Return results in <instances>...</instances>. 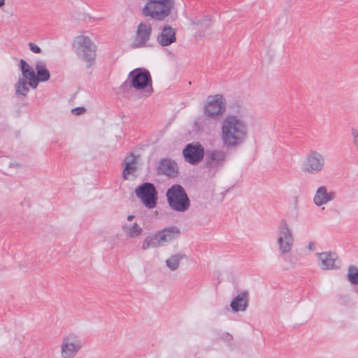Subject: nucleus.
Segmentation results:
<instances>
[{
  "label": "nucleus",
  "mask_w": 358,
  "mask_h": 358,
  "mask_svg": "<svg viewBox=\"0 0 358 358\" xmlns=\"http://www.w3.org/2000/svg\"><path fill=\"white\" fill-rule=\"evenodd\" d=\"M324 167V158L317 151L311 150L306 156L302 166V171L310 174L321 172Z\"/></svg>",
  "instance_id": "9d476101"
},
{
  "label": "nucleus",
  "mask_w": 358,
  "mask_h": 358,
  "mask_svg": "<svg viewBox=\"0 0 358 358\" xmlns=\"http://www.w3.org/2000/svg\"><path fill=\"white\" fill-rule=\"evenodd\" d=\"M356 292L358 293V288L357 289Z\"/></svg>",
  "instance_id": "72a5a7b5"
},
{
  "label": "nucleus",
  "mask_w": 358,
  "mask_h": 358,
  "mask_svg": "<svg viewBox=\"0 0 358 358\" xmlns=\"http://www.w3.org/2000/svg\"><path fill=\"white\" fill-rule=\"evenodd\" d=\"M6 0H0V8L4 6Z\"/></svg>",
  "instance_id": "2f4dec72"
},
{
  "label": "nucleus",
  "mask_w": 358,
  "mask_h": 358,
  "mask_svg": "<svg viewBox=\"0 0 358 358\" xmlns=\"http://www.w3.org/2000/svg\"><path fill=\"white\" fill-rule=\"evenodd\" d=\"M166 197L169 206L175 211L185 212L190 207V199L180 185H173L169 188Z\"/></svg>",
  "instance_id": "39448f33"
},
{
  "label": "nucleus",
  "mask_w": 358,
  "mask_h": 358,
  "mask_svg": "<svg viewBox=\"0 0 358 358\" xmlns=\"http://www.w3.org/2000/svg\"><path fill=\"white\" fill-rule=\"evenodd\" d=\"M82 348L79 338L71 334L63 339L62 344V357L63 358H73Z\"/></svg>",
  "instance_id": "4468645a"
},
{
  "label": "nucleus",
  "mask_w": 358,
  "mask_h": 358,
  "mask_svg": "<svg viewBox=\"0 0 358 358\" xmlns=\"http://www.w3.org/2000/svg\"><path fill=\"white\" fill-rule=\"evenodd\" d=\"M312 245H313V244L310 243L309 244V248H310V250H312Z\"/></svg>",
  "instance_id": "473e14b6"
},
{
  "label": "nucleus",
  "mask_w": 358,
  "mask_h": 358,
  "mask_svg": "<svg viewBox=\"0 0 358 358\" xmlns=\"http://www.w3.org/2000/svg\"><path fill=\"white\" fill-rule=\"evenodd\" d=\"M29 49L34 53H41V49L35 43L30 42L29 43Z\"/></svg>",
  "instance_id": "bb28decb"
},
{
  "label": "nucleus",
  "mask_w": 358,
  "mask_h": 358,
  "mask_svg": "<svg viewBox=\"0 0 358 358\" xmlns=\"http://www.w3.org/2000/svg\"><path fill=\"white\" fill-rule=\"evenodd\" d=\"M348 280L353 285H358V268L354 265L348 267Z\"/></svg>",
  "instance_id": "393cba45"
},
{
  "label": "nucleus",
  "mask_w": 358,
  "mask_h": 358,
  "mask_svg": "<svg viewBox=\"0 0 358 358\" xmlns=\"http://www.w3.org/2000/svg\"><path fill=\"white\" fill-rule=\"evenodd\" d=\"M185 257V255L181 253L171 255L166 260V264L171 271H176L178 268L180 261Z\"/></svg>",
  "instance_id": "4be33fe9"
},
{
  "label": "nucleus",
  "mask_w": 358,
  "mask_h": 358,
  "mask_svg": "<svg viewBox=\"0 0 358 358\" xmlns=\"http://www.w3.org/2000/svg\"><path fill=\"white\" fill-rule=\"evenodd\" d=\"M226 108L227 101L222 94L210 95L207 97L203 113L207 117L217 119L224 113Z\"/></svg>",
  "instance_id": "423d86ee"
},
{
  "label": "nucleus",
  "mask_w": 358,
  "mask_h": 358,
  "mask_svg": "<svg viewBox=\"0 0 358 358\" xmlns=\"http://www.w3.org/2000/svg\"><path fill=\"white\" fill-rule=\"evenodd\" d=\"M181 234L180 229L176 226L168 227L151 236H148L143 241L142 249L159 248L177 239Z\"/></svg>",
  "instance_id": "7ed1b4c3"
},
{
  "label": "nucleus",
  "mask_w": 358,
  "mask_h": 358,
  "mask_svg": "<svg viewBox=\"0 0 358 358\" xmlns=\"http://www.w3.org/2000/svg\"><path fill=\"white\" fill-rule=\"evenodd\" d=\"M249 293L248 291H243L238 294L231 302L230 306L233 311H245L248 306Z\"/></svg>",
  "instance_id": "f3484780"
},
{
  "label": "nucleus",
  "mask_w": 358,
  "mask_h": 358,
  "mask_svg": "<svg viewBox=\"0 0 358 358\" xmlns=\"http://www.w3.org/2000/svg\"><path fill=\"white\" fill-rule=\"evenodd\" d=\"M76 43L82 48L83 59L87 62V68L91 67L95 61L96 46L91 39L85 36H78L76 38Z\"/></svg>",
  "instance_id": "ddd939ff"
},
{
  "label": "nucleus",
  "mask_w": 358,
  "mask_h": 358,
  "mask_svg": "<svg viewBox=\"0 0 358 358\" xmlns=\"http://www.w3.org/2000/svg\"><path fill=\"white\" fill-rule=\"evenodd\" d=\"M157 171L159 175L175 177L178 173V166L174 161L170 159H163L159 162Z\"/></svg>",
  "instance_id": "dca6fc26"
},
{
  "label": "nucleus",
  "mask_w": 358,
  "mask_h": 358,
  "mask_svg": "<svg viewBox=\"0 0 358 358\" xmlns=\"http://www.w3.org/2000/svg\"><path fill=\"white\" fill-rule=\"evenodd\" d=\"M135 193L147 208H153L155 207L157 200V192L152 183H143L136 189Z\"/></svg>",
  "instance_id": "0eeeda50"
},
{
  "label": "nucleus",
  "mask_w": 358,
  "mask_h": 358,
  "mask_svg": "<svg viewBox=\"0 0 358 358\" xmlns=\"http://www.w3.org/2000/svg\"><path fill=\"white\" fill-rule=\"evenodd\" d=\"M205 150L199 143H188L182 150L185 161L192 165L199 164L205 156Z\"/></svg>",
  "instance_id": "f8f14e48"
},
{
  "label": "nucleus",
  "mask_w": 358,
  "mask_h": 358,
  "mask_svg": "<svg viewBox=\"0 0 358 358\" xmlns=\"http://www.w3.org/2000/svg\"><path fill=\"white\" fill-rule=\"evenodd\" d=\"M157 41L162 46H167L176 41V32L171 26H165L157 38Z\"/></svg>",
  "instance_id": "a211bd4d"
},
{
  "label": "nucleus",
  "mask_w": 358,
  "mask_h": 358,
  "mask_svg": "<svg viewBox=\"0 0 358 358\" xmlns=\"http://www.w3.org/2000/svg\"><path fill=\"white\" fill-rule=\"evenodd\" d=\"M227 159V154L221 149L208 150L205 153L204 166L207 169L220 171Z\"/></svg>",
  "instance_id": "1a4fd4ad"
},
{
  "label": "nucleus",
  "mask_w": 358,
  "mask_h": 358,
  "mask_svg": "<svg viewBox=\"0 0 358 358\" xmlns=\"http://www.w3.org/2000/svg\"><path fill=\"white\" fill-rule=\"evenodd\" d=\"M319 259V266L322 269L329 270L335 269L339 266L337 265L338 262V257L335 252H325L317 253Z\"/></svg>",
  "instance_id": "2eb2a0df"
},
{
  "label": "nucleus",
  "mask_w": 358,
  "mask_h": 358,
  "mask_svg": "<svg viewBox=\"0 0 358 358\" xmlns=\"http://www.w3.org/2000/svg\"><path fill=\"white\" fill-rule=\"evenodd\" d=\"M22 72V75L24 76L23 78H25V79L30 80L31 78H35V76H36L34 71L32 69H28V70H24Z\"/></svg>",
  "instance_id": "a878e982"
},
{
  "label": "nucleus",
  "mask_w": 358,
  "mask_h": 358,
  "mask_svg": "<svg viewBox=\"0 0 358 358\" xmlns=\"http://www.w3.org/2000/svg\"><path fill=\"white\" fill-rule=\"evenodd\" d=\"M38 82H41L40 80L36 76H35V78H31L29 80L28 85L32 88H36Z\"/></svg>",
  "instance_id": "c85d7f7f"
},
{
  "label": "nucleus",
  "mask_w": 358,
  "mask_h": 358,
  "mask_svg": "<svg viewBox=\"0 0 358 358\" xmlns=\"http://www.w3.org/2000/svg\"><path fill=\"white\" fill-rule=\"evenodd\" d=\"M134 219V215H129V216L127 217V220H128V221H130V222H131V221H132Z\"/></svg>",
  "instance_id": "7c9ffc66"
},
{
  "label": "nucleus",
  "mask_w": 358,
  "mask_h": 358,
  "mask_svg": "<svg viewBox=\"0 0 358 358\" xmlns=\"http://www.w3.org/2000/svg\"><path fill=\"white\" fill-rule=\"evenodd\" d=\"M248 136L245 121L238 115H227L221 124V139L224 146L229 148L242 145Z\"/></svg>",
  "instance_id": "f257e3e1"
},
{
  "label": "nucleus",
  "mask_w": 358,
  "mask_h": 358,
  "mask_svg": "<svg viewBox=\"0 0 358 358\" xmlns=\"http://www.w3.org/2000/svg\"><path fill=\"white\" fill-rule=\"evenodd\" d=\"M28 85L25 78H20L16 84V94L26 96L29 90Z\"/></svg>",
  "instance_id": "b1692460"
},
{
  "label": "nucleus",
  "mask_w": 358,
  "mask_h": 358,
  "mask_svg": "<svg viewBox=\"0 0 358 358\" xmlns=\"http://www.w3.org/2000/svg\"><path fill=\"white\" fill-rule=\"evenodd\" d=\"M36 71L37 73V78L41 82H45L50 79V74L49 71L46 68L45 63L43 61H38L36 64Z\"/></svg>",
  "instance_id": "412c9836"
},
{
  "label": "nucleus",
  "mask_w": 358,
  "mask_h": 358,
  "mask_svg": "<svg viewBox=\"0 0 358 358\" xmlns=\"http://www.w3.org/2000/svg\"><path fill=\"white\" fill-rule=\"evenodd\" d=\"M152 31V27L150 23H139L135 31L131 47L135 49L149 46L148 42L151 37Z\"/></svg>",
  "instance_id": "9b49d317"
},
{
  "label": "nucleus",
  "mask_w": 358,
  "mask_h": 358,
  "mask_svg": "<svg viewBox=\"0 0 358 358\" xmlns=\"http://www.w3.org/2000/svg\"><path fill=\"white\" fill-rule=\"evenodd\" d=\"M86 111V108L85 107H77L72 109L71 112L73 114L76 115H80L83 114Z\"/></svg>",
  "instance_id": "cd10ccee"
},
{
  "label": "nucleus",
  "mask_w": 358,
  "mask_h": 358,
  "mask_svg": "<svg viewBox=\"0 0 358 358\" xmlns=\"http://www.w3.org/2000/svg\"><path fill=\"white\" fill-rule=\"evenodd\" d=\"M174 6L173 0H147L142 9L145 17H150L156 21H162L168 17Z\"/></svg>",
  "instance_id": "20e7f679"
},
{
  "label": "nucleus",
  "mask_w": 358,
  "mask_h": 358,
  "mask_svg": "<svg viewBox=\"0 0 358 358\" xmlns=\"http://www.w3.org/2000/svg\"><path fill=\"white\" fill-rule=\"evenodd\" d=\"M334 198L335 193L334 192H327V187L321 186L317 189L313 200L316 206H320L333 200Z\"/></svg>",
  "instance_id": "6ab92c4d"
},
{
  "label": "nucleus",
  "mask_w": 358,
  "mask_h": 358,
  "mask_svg": "<svg viewBox=\"0 0 358 358\" xmlns=\"http://www.w3.org/2000/svg\"><path fill=\"white\" fill-rule=\"evenodd\" d=\"M124 169L122 171V178L124 180L128 179V175L133 174L136 170V157L134 154L131 152L128 155L124 160Z\"/></svg>",
  "instance_id": "aec40b11"
},
{
  "label": "nucleus",
  "mask_w": 358,
  "mask_h": 358,
  "mask_svg": "<svg viewBox=\"0 0 358 358\" xmlns=\"http://www.w3.org/2000/svg\"><path fill=\"white\" fill-rule=\"evenodd\" d=\"M24 358H26V357H24Z\"/></svg>",
  "instance_id": "f704fd0d"
},
{
  "label": "nucleus",
  "mask_w": 358,
  "mask_h": 358,
  "mask_svg": "<svg viewBox=\"0 0 358 358\" xmlns=\"http://www.w3.org/2000/svg\"><path fill=\"white\" fill-rule=\"evenodd\" d=\"M20 69L21 71H23L24 70H28L31 69V68L29 66V65L27 63V62L24 59H20Z\"/></svg>",
  "instance_id": "c756f323"
},
{
  "label": "nucleus",
  "mask_w": 358,
  "mask_h": 358,
  "mask_svg": "<svg viewBox=\"0 0 358 358\" xmlns=\"http://www.w3.org/2000/svg\"><path fill=\"white\" fill-rule=\"evenodd\" d=\"M278 244L279 250L282 254L288 253L291 251L294 238L292 231L285 220H282L278 227Z\"/></svg>",
  "instance_id": "6e6552de"
},
{
  "label": "nucleus",
  "mask_w": 358,
  "mask_h": 358,
  "mask_svg": "<svg viewBox=\"0 0 358 358\" xmlns=\"http://www.w3.org/2000/svg\"><path fill=\"white\" fill-rule=\"evenodd\" d=\"M120 88L123 92H127L131 88H134L136 90H144L143 96H150L153 92V88L152 77L149 71L143 68L132 70Z\"/></svg>",
  "instance_id": "f03ea898"
},
{
  "label": "nucleus",
  "mask_w": 358,
  "mask_h": 358,
  "mask_svg": "<svg viewBox=\"0 0 358 358\" xmlns=\"http://www.w3.org/2000/svg\"><path fill=\"white\" fill-rule=\"evenodd\" d=\"M122 230L129 238H136L143 231L142 228L137 223H134L132 225L124 224Z\"/></svg>",
  "instance_id": "5701e85b"
}]
</instances>
